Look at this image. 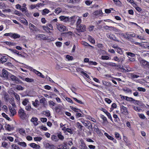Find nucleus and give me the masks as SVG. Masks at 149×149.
<instances>
[{
  "label": "nucleus",
  "instance_id": "nucleus-1",
  "mask_svg": "<svg viewBox=\"0 0 149 149\" xmlns=\"http://www.w3.org/2000/svg\"><path fill=\"white\" fill-rule=\"evenodd\" d=\"M57 29L60 31L62 32L66 31V27L62 24H59L58 23L56 24Z\"/></svg>",
  "mask_w": 149,
  "mask_h": 149
},
{
  "label": "nucleus",
  "instance_id": "nucleus-2",
  "mask_svg": "<svg viewBox=\"0 0 149 149\" xmlns=\"http://www.w3.org/2000/svg\"><path fill=\"white\" fill-rule=\"evenodd\" d=\"M10 78L12 81H14L16 83L18 84L22 82L18 78L13 74L10 75Z\"/></svg>",
  "mask_w": 149,
  "mask_h": 149
},
{
  "label": "nucleus",
  "instance_id": "nucleus-3",
  "mask_svg": "<svg viewBox=\"0 0 149 149\" xmlns=\"http://www.w3.org/2000/svg\"><path fill=\"white\" fill-rule=\"evenodd\" d=\"M77 29L79 31L84 32L86 30V26L82 24L78 25L77 26Z\"/></svg>",
  "mask_w": 149,
  "mask_h": 149
},
{
  "label": "nucleus",
  "instance_id": "nucleus-4",
  "mask_svg": "<svg viewBox=\"0 0 149 149\" xmlns=\"http://www.w3.org/2000/svg\"><path fill=\"white\" fill-rule=\"evenodd\" d=\"M18 113L19 116L22 118H25L26 116V113L24 112V110L22 108L19 110Z\"/></svg>",
  "mask_w": 149,
  "mask_h": 149
},
{
  "label": "nucleus",
  "instance_id": "nucleus-5",
  "mask_svg": "<svg viewBox=\"0 0 149 149\" xmlns=\"http://www.w3.org/2000/svg\"><path fill=\"white\" fill-rule=\"evenodd\" d=\"M120 109L121 112L123 114L127 115L128 113L127 108L123 105L120 106Z\"/></svg>",
  "mask_w": 149,
  "mask_h": 149
},
{
  "label": "nucleus",
  "instance_id": "nucleus-6",
  "mask_svg": "<svg viewBox=\"0 0 149 149\" xmlns=\"http://www.w3.org/2000/svg\"><path fill=\"white\" fill-rule=\"evenodd\" d=\"M45 147L48 149H54V146L53 145H50L49 143L44 142L43 143Z\"/></svg>",
  "mask_w": 149,
  "mask_h": 149
},
{
  "label": "nucleus",
  "instance_id": "nucleus-7",
  "mask_svg": "<svg viewBox=\"0 0 149 149\" xmlns=\"http://www.w3.org/2000/svg\"><path fill=\"white\" fill-rule=\"evenodd\" d=\"M8 75V72L6 70L3 69L2 72L1 74V76L5 79H7Z\"/></svg>",
  "mask_w": 149,
  "mask_h": 149
},
{
  "label": "nucleus",
  "instance_id": "nucleus-8",
  "mask_svg": "<svg viewBox=\"0 0 149 149\" xmlns=\"http://www.w3.org/2000/svg\"><path fill=\"white\" fill-rule=\"evenodd\" d=\"M107 37L112 40H115L116 41L119 42V40L116 38L115 36L113 34L111 33H108L107 34Z\"/></svg>",
  "mask_w": 149,
  "mask_h": 149
},
{
  "label": "nucleus",
  "instance_id": "nucleus-9",
  "mask_svg": "<svg viewBox=\"0 0 149 149\" xmlns=\"http://www.w3.org/2000/svg\"><path fill=\"white\" fill-rule=\"evenodd\" d=\"M14 107H12L11 106H10L9 107V109L10 113V115L12 116H14L16 113Z\"/></svg>",
  "mask_w": 149,
  "mask_h": 149
},
{
  "label": "nucleus",
  "instance_id": "nucleus-10",
  "mask_svg": "<svg viewBox=\"0 0 149 149\" xmlns=\"http://www.w3.org/2000/svg\"><path fill=\"white\" fill-rule=\"evenodd\" d=\"M38 120V119L37 118L33 117L31 120V121L33 123L35 126H36L38 124L37 122Z\"/></svg>",
  "mask_w": 149,
  "mask_h": 149
},
{
  "label": "nucleus",
  "instance_id": "nucleus-11",
  "mask_svg": "<svg viewBox=\"0 0 149 149\" xmlns=\"http://www.w3.org/2000/svg\"><path fill=\"white\" fill-rule=\"evenodd\" d=\"M140 63L141 65L143 67L146 65H149V63L144 60H141L140 62Z\"/></svg>",
  "mask_w": 149,
  "mask_h": 149
},
{
  "label": "nucleus",
  "instance_id": "nucleus-12",
  "mask_svg": "<svg viewBox=\"0 0 149 149\" xmlns=\"http://www.w3.org/2000/svg\"><path fill=\"white\" fill-rule=\"evenodd\" d=\"M67 144L63 143V144L58 145L57 147L58 149H66L67 148Z\"/></svg>",
  "mask_w": 149,
  "mask_h": 149
},
{
  "label": "nucleus",
  "instance_id": "nucleus-13",
  "mask_svg": "<svg viewBox=\"0 0 149 149\" xmlns=\"http://www.w3.org/2000/svg\"><path fill=\"white\" fill-rule=\"evenodd\" d=\"M60 20L63 21V22H68V17L65 16H61L59 17Z\"/></svg>",
  "mask_w": 149,
  "mask_h": 149
},
{
  "label": "nucleus",
  "instance_id": "nucleus-14",
  "mask_svg": "<svg viewBox=\"0 0 149 149\" xmlns=\"http://www.w3.org/2000/svg\"><path fill=\"white\" fill-rule=\"evenodd\" d=\"M102 14V12L101 10H97L94 12L93 13V14L95 16H97L98 15L100 16Z\"/></svg>",
  "mask_w": 149,
  "mask_h": 149
},
{
  "label": "nucleus",
  "instance_id": "nucleus-15",
  "mask_svg": "<svg viewBox=\"0 0 149 149\" xmlns=\"http://www.w3.org/2000/svg\"><path fill=\"white\" fill-rule=\"evenodd\" d=\"M8 59V57L7 56H4L0 58V62L3 63L6 62Z\"/></svg>",
  "mask_w": 149,
  "mask_h": 149
},
{
  "label": "nucleus",
  "instance_id": "nucleus-16",
  "mask_svg": "<svg viewBox=\"0 0 149 149\" xmlns=\"http://www.w3.org/2000/svg\"><path fill=\"white\" fill-rule=\"evenodd\" d=\"M30 146L32 148L39 149L40 147L39 146L34 143H32L30 144Z\"/></svg>",
  "mask_w": 149,
  "mask_h": 149
},
{
  "label": "nucleus",
  "instance_id": "nucleus-17",
  "mask_svg": "<svg viewBox=\"0 0 149 149\" xmlns=\"http://www.w3.org/2000/svg\"><path fill=\"white\" fill-rule=\"evenodd\" d=\"M29 26L30 29L32 31H33L34 30L36 31L37 29V28L34 25L31 23L29 24Z\"/></svg>",
  "mask_w": 149,
  "mask_h": 149
},
{
  "label": "nucleus",
  "instance_id": "nucleus-18",
  "mask_svg": "<svg viewBox=\"0 0 149 149\" xmlns=\"http://www.w3.org/2000/svg\"><path fill=\"white\" fill-rule=\"evenodd\" d=\"M81 149H88L86 144L83 142H81V144L80 145Z\"/></svg>",
  "mask_w": 149,
  "mask_h": 149
},
{
  "label": "nucleus",
  "instance_id": "nucleus-19",
  "mask_svg": "<svg viewBox=\"0 0 149 149\" xmlns=\"http://www.w3.org/2000/svg\"><path fill=\"white\" fill-rule=\"evenodd\" d=\"M45 35L42 34H39L37 35L36 36V37L40 38V40L41 39H46V37H45Z\"/></svg>",
  "mask_w": 149,
  "mask_h": 149
},
{
  "label": "nucleus",
  "instance_id": "nucleus-20",
  "mask_svg": "<svg viewBox=\"0 0 149 149\" xmlns=\"http://www.w3.org/2000/svg\"><path fill=\"white\" fill-rule=\"evenodd\" d=\"M51 139L55 142H57L58 141V139L57 136L55 135H52L51 137Z\"/></svg>",
  "mask_w": 149,
  "mask_h": 149
},
{
  "label": "nucleus",
  "instance_id": "nucleus-21",
  "mask_svg": "<svg viewBox=\"0 0 149 149\" xmlns=\"http://www.w3.org/2000/svg\"><path fill=\"white\" fill-rule=\"evenodd\" d=\"M20 37V36L19 34L15 33H13L12 38H13L14 39L19 38Z\"/></svg>",
  "mask_w": 149,
  "mask_h": 149
},
{
  "label": "nucleus",
  "instance_id": "nucleus-22",
  "mask_svg": "<svg viewBox=\"0 0 149 149\" xmlns=\"http://www.w3.org/2000/svg\"><path fill=\"white\" fill-rule=\"evenodd\" d=\"M129 75L131 79L137 78L139 77V75H136L132 73H130Z\"/></svg>",
  "mask_w": 149,
  "mask_h": 149
},
{
  "label": "nucleus",
  "instance_id": "nucleus-23",
  "mask_svg": "<svg viewBox=\"0 0 149 149\" xmlns=\"http://www.w3.org/2000/svg\"><path fill=\"white\" fill-rule=\"evenodd\" d=\"M70 107L71 109H72L73 111H74V112H81V111L80 109L76 107H74L72 106H70Z\"/></svg>",
  "mask_w": 149,
  "mask_h": 149
},
{
  "label": "nucleus",
  "instance_id": "nucleus-24",
  "mask_svg": "<svg viewBox=\"0 0 149 149\" xmlns=\"http://www.w3.org/2000/svg\"><path fill=\"white\" fill-rule=\"evenodd\" d=\"M62 11V9L60 8H56L54 11L55 13L57 15L58 14Z\"/></svg>",
  "mask_w": 149,
  "mask_h": 149
},
{
  "label": "nucleus",
  "instance_id": "nucleus-25",
  "mask_svg": "<svg viewBox=\"0 0 149 149\" xmlns=\"http://www.w3.org/2000/svg\"><path fill=\"white\" fill-rule=\"evenodd\" d=\"M40 103L42 104L43 105H44L46 102L45 98L42 97V98L40 100Z\"/></svg>",
  "mask_w": 149,
  "mask_h": 149
},
{
  "label": "nucleus",
  "instance_id": "nucleus-26",
  "mask_svg": "<svg viewBox=\"0 0 149 149\" xmlns=\"http://www.w3.org/2000/svg\"><path fill=\"white\" fill-rule=\"evenodd\" d=\"M50 12L49 10L47 8H45L42 10V15H45L46 14H48L49 12Z\"/></svg>",
  "mask_w": 149,
  "mask_h": 149
},
{
  "label": "nucleus",
  "instance_id": "nucleus-27",
  "mask_svg": "<svg viewBox=\"0 0 149 149\" xmlns=\"http://www.w3.org/2000/svg\"><path fill=\"white\" fill-rule=\"evenodd\" d=\"M81 44L85 46H89L90 47L93 48H94V47L92 46L91 45L89 44H88V43H87V42H85L82 41H81Z\"/></svg>",
  "mask_w": 149,
  "mask_h": 149
},
{
  "label": "nucleus",
  "instance_id": "nucleus-28",
  "mask_svg": "<svg viewBox=\"0 0 149 149\" xmlns=\"http://www.w3.org/2000/svg\"><path fill=\"white\" fill-rule=\"evenodd\" d=\"M88 40L91 43H95V42L94 39L91 36H88Z\"/></svg>",
  "mask_w": 149,
  "mask_h": 149
},
{
  "label": "nucleus",
  "instance_id": "nucleus-29",
  "mask_svg": "<svg viewBox=\"0 0 149 149\" xmlns=\"http://www.w3.org/2000/svg\"><path fill=\"white\" fill-rule=\"evenodd\" d=\"M35 73L38 76L42 78H44L45 77V76L43 75L41 72H39L37 70L36 71Z\"/></svg>",
  "mask_w": 149,
  "mask_h": 149
},
{
  "label": "nucleus",
  "instance_id": "nucleus-30",
  "mask_svg": "<svg viewBox=\"0 0 149 149\" xmlns=\"http://www.w3.org/2000/svg\"><path fill=\"white\" fill-rule=\"evenodd\" d=\"M25 81L27 82L30 83L34 81V79L29 77H26L25 78Z\"/></svg>",
  "mask_w": 149,
  "mask_h": 149
},
{
  "label": "nucleus",
  "instance_id": "nucleus-31",
  "mask_svg": "<svg viewBox=\"0 0 149 149\" xmlns=\"http://www.w3.org/2000/svg\"><path fill=\"white\" fill-rule=\"evenodd\" d=\"M29 103V101L28 99H25L22 102V104L24 106L26 105L28 103Z\"/></svg>",
  "mask_w": 149,
  "mask_h": 149
},
{
  "label": "nucleus",
  "instance_id": "nucleus-32",
  "mask_svg": "<svg viewBox=\"0 0 149 149\" xmlns=\"http://www.w3.org/2000/svg\"><path fill=\"white\" fill-rule=\"evenodd\" d=\"M57 136L59 139L61 141H63L64 139V137L62 135L61 133H58V134Z\"/></svg>",
  "mask_w": 149,
  "mask_h": 149
},
{
  "label": "nucleus",
  "instance_id": "nucleus-33",
  "mask_svg": "<svg viewBox=\"0 0 149 149\" xmlns=\"http://www.w3.org/2000/svg\"><path fill=\"white\" fill-rule=\"evenodd\" d=\"M9 100L10 103L12 105L13 107H15L16 105L13 100V99L11 98Z\"/></svg>",
  "mask_w": 149,
  "mask_h": 149
},
{
  "label": "nucleus",
  "instance_id": "nucleus-34",
  "mask_svg": "<svg viewBox=\"0 0 149 149\" xmlns=\"http://www.w3.org/2000/svg\"><path fill=\"white\" fill-rule=\"evenodd\" d=\"M126 54L128 56L132 57H134L135 56V54L134 53L132 52H126Z\"/></svg>",
  "mask_w": 149,
  "mask_h": 149
},
{
  "label": "nucleus",
  "instance_id": "nucleus-35",
  "mask_svg": "<svg viewBox=\"0 0 149 149\" xmlns=\"http://www.w3.org/2000/svg\"><path fill=\"white\" fill-rule=\"evenodd\" d=\"M104 134L105 136H106L107 137V138L111 140H113L114 138L112 136L109 135L107 133L105 132L104 133Z\"/></svg>",
  "mask_w": 149,
  "mask_h": 149
},
{
  "label": "nucleus",
  "instance_id": "nucleus-36",
  "mask_svg": "<svg viewBox=\"0 0 149 149\" xmlns=\"http://www.w3.org/2000/svg\"><path fill=\"white\" fill-rule=\"evenodd\" d=\"M19 132L20 134L24 135L26 134L25 130L23 128H20L19 130Z\"/></svg>",
  "mask_w": 149,
  "mask_h": 149
},
{
  "label": "nucleus",
  "instance_id": "nucleus-37",
  "mask_svg": "<svg viewBox=\"0 0 149 149\" xmlns=\"http://www.w3.org/2000/svg\"><path fill=\"white\" fill-rule=\"evenodd\" d=\"M18 144L20 146L23 147H26V143L24 142H19L18 143Z\"/></svg>",
  "mask_w": 149,
  "mask_h": 149
},
{
  "label": "nucleus",
  "instance_id": "nucleus-38",
  "mask_svg": "<svg viewBox=\"0 0 149 149\" xmlns=\"http://www.w3.org/2000/svg\"><path fill=\"white\" fill-rule=\"evenodd\" d=\"M100 117L103 120L104 122L105 123L107 121L106 117L102 115H100Z\"/></svg>",
  "mask_w": 149,
  "mask_h": 149
},
{
  "label": "nucleus",
  "instance_id": "nucleus-39",
  "mask_svg": "<svg viewBox=\"0 0 149 149\" xmlns=\"http://www.w3.org/2000/svg\"><path fill=\"white\" fill-rule=\"evenodd\" d=\"M38 101L37 99L35 100V102H32L33 105L35 107H37V106L38 105Z\"/></svg>",
  "mask_w": 149,
  "mask_h": 149
},
{
  "label": "nucleus",
  "instance_id": "nucleus-40",
  "mask_svg": "<svg viewBox=\"0 0 149 149\" xmlns=\"http://www.w3.org/2000/svg\"><path fill=\"white\" fill-rule=\"evenodd\" d=\"M101 59L102 60H109L110 59V57L107 56H101Z\"/></svg>",
  "mask_w": 149,
  "mask_h": 149
},
{
  "label": "nucleus",
  "instance_id": "nucleus-41",
  "mask_svg": "<svg viewBox=\"0 0 149 149\" xmlns=\"http://www.w3.org/2000/svg\"><path fill=\"white\" fill-rule=\"evenodd\" d=\"M31 109V107L30 104H28V105L25 107V109L27 111H30Z\"/></svg>",
  "mask_w": 149,
  "mask_h": 149
},
{
  "label": "nucleus",
  "instance_id": "nucleus-42",
  "mask_svg": "<svg viewBox=\"0 0 149 149\" xmlns=\"http://www.w3.org/2000/svg\"><path fill=\"white\" fill-rule=\"evenodd\" d=\"M125 100L127 101L130 102L133 101L135 100L132 97H129L127 96L126 97V98H125Z\"/></svg>",
  "mask_w": 149,
  "mask_h": 149
},
{
  "label": "nucleus",
  "instance_id": "nucleus-43",
  "mask_svg": "<svg viewBox=\"0 0 149 149\" xmlns=\"http://www.w3.org/2000/svg\"><path fill=\"white\" fill-rule=\"evenodd\" d=\"M15 54L17 55L18 56L22 57L25 58V56L23 55L22 54H20L19 52L18 51H17L15 53Z\"/></svg>",
  "mask_w": 149,
  "mask_h": 149
},
{
  "label": "nucleus",
  "instance_id": "nucleus-44",
  "mask_svg": "<svg viewBox=\"0 0 149 149\" xmlns=\"http://www.w3.org/2000/svg\"><path fill=\"white\" fill-rule=\"evenodd\" d=\"M87 127L89 130H92L93 129V125L92 123L90 122V123L88 125Z\"/></svg>",
  "mask_w": 149,
  "mask_h": 149
},
{
  "label": "nucleus",
  "instance_id": "nucleus-45",
  "mask_svg": "<svg viewBox=\"0 0 149 149\" xmlns=\"http://www.w3.org/2000/svg\"><path fill=\"white\" fill-rule=\"evenodd\" d=\"M12 148V149H20L18 146H17L15 144H13L11 146Z\"/></svg>",
  "mask_w": 149,
  "mask_h": 149
},
{
  "label": "nucleus",
  "instance_id": "nucleus-46",
  "mask_svg": "<svg viewBox=\"0 0 149 149\" xmlns=\"http://www.w3.org/2000/svg\"><path fill=\"white\" fill-rule=\"evenodd\" d=\"M2 115L3 117L6 118L7 120H10V118L9 117H8V116L7 115H6L5 113H2Z\"/></svg>",
  "mask_w": 149,
  "mask_h": 149
},
{
  "label": "nucleus",
  "instance_id": "nucleus-47",
  "mask_svg": "<svg viewBox=\"0 0 149 149\" xmlns=\"http://www.w3.org/2000/svg\"><path fill=\"white\" fill-rule=\"evenodd\" d=\"M97 63L95 61H90L89 62V64L90 65H96L97 64Z\"/></svg>",
  "mask_w": 149,
  "mask_h": 149
},
{
  "label": "nucleus",
  "instance_id": "nucleus-48",
  "mask_svg": "<svg viewBox=\"0 0 149 149\" xmlns=\"http://www.w3.org/2000/svg\"><path fill=\"white\" fill-rule=\"evenodd\" d=\"M104 64H106L107 65L112 66H116L115 63H104Z\"/></svg>",
  "mask_w": 149,
  "mask_h": 149
},
{
  "label": "nucleus",
  "instance_id": "nucleus-49",
  "mask_svg": "<svg viewBox=\"0 0 149 149\" xmlns=\"http://www.w3.org/2000/svg\"><path fill=\"white\" fill-rule=\"evenodd\" d=\"M133 108L135 111L137 112H140L141 110V109L139 107L134 106Z\"/></svg>",
  "mask_w": 149,
  "mask_h": 149
},
{
  "label": "nucleus",
  "instance_id": "nucleus-50",
  "mask_svg": "<svg viewBox=\"0 0 149 149\" xmlns=\"http://www.w3.org/2000/svg\"><path fill=\"white\" fill-rule=\"evenodd\" d=\"M93 128L94 130L97 133H99L100 132V130L98 127L97 125H94Z\"/></svg>",
  "mask_w": 149,
  "mask_h": 149
},
{
  "label": "nucleus",
  "instance_id": "nucleus-51",
  "mask_svg": "<svg viewBox=\"0 0 149 149\" xmlns=\"http://www.w3.org/2000/svg\"><path fill=\"white\" fill-rule=\"evenodd\" d=\"M55 44L57 47H60L61 46L62 43L60 42H56Z\"/></svg>",
  "mask_w": 149,
  "mask_h": 149
},
{
  "label": "nucleus",
  "instance_id": "nucleus-52",
  "mask_svg": "<svg viewBox=\"0 0 149 149\" xmlns=\"http://www.w3.org/2000/svg\"><path fill=\"white\" fill-rule=\"evenodd\" d=\"M137 89L139 91L143 92H145L146 91V89L145 88L141 87H138L137 88Z\"/></svg>",
  "mask_w": 149,
  "mask_h": 149
},
{
  "label": "nucleus",
  "instance_id": "nucleus-53",
  "mask_svg": "<svg viewBox=\"0 0 149 149\" xmlns=\"http://www.w3.org/2000/svg\"><path fill=\"white\" fill-rule=\"evenodd\" d=\"M66 58L67 59H68V60H72L73 59L72 56L68 55H67L66 56Z\"/></svg>",
  "mask_w": 149,
  "mask_h": 149
},
{
  "label": "nucleus",
  "instance_id": "nucleus-54",
  "mask_svg": "<svg viewBox=\"0 0 149 149\" xmlns=\"http://www.w3.org/2000/svg\"><path fill=\"white\" fill-rule=\"evenodd\" d=\"M17 89L18 90H23L24 88L21 85H17L16 87Z\"/></svg>",
  "mask_w": 149,
  "mask_h": 149
},
{
  "label": "nucleus",
  "instance_id": "nucleus-55",
  "mask_svg": "<svg viewBox=\"0 0 149 149\" xmlns=\"http://www.w3.org/2000/svg\"><path fill=\"white\" fill-rule=\"evenodd\" d=\"M75 17L74 16H73L72 17H71L70 18L68 17V22H70L72 21H73L74 20V18Z\"/></svg>",
  "mask_w": 149,
  "mask_h": 149
},
{
  "label": "nucleus",
  "instance_id": "nucleus-56",
  "mask_svg": "<svg viewBox=\"0 0 149 149\" xmlns=\"http://www.w3.org/2000/svg\"><path fill=\"white\" fill-rule=\"evenodd\" d=\"M14 13L15 14L19 16H21V15H22V14L21 13L18 11H17V10H15V12H14Z\"/></svg>",
  "mask_w": 149,
  "mask_h": 149
},
{
  "label": "nucleus",
  "instance_id": "nucleus-57",
  "mask_svg": "<svg viewBox=\"0 0 149 149\" xmlns=\"http://www.w3.org/2000/svg\"><path fill=\"white\" fill-rule=\"evenodd\" d=\"M5 127L6 128V130L10 131L11 130V128L10 126L9 125H6L5 126Z\"/></svg>",
  "mask_w": 149,
  "mask_h": 149
},
{
  "label": "nucleus",
  "instance_id": "nucleus-58",
  "mask_svg": "<svg viewBox=\"0 0 149 149\" xmlns=\"http://www.w3.org/2000/svg\"><path fill=\"white\" fill-rule=\"evenodd\" d=\"M87 118H88V119H89V120H91V121H92L93 122H94V123H95V122H96V120H95L94 118H93L91 117V116H88V117Z\"/></svg>",
  "mask_w": 149,
  "mask_h": 149
},
{
  "label": "nucleus",
  "instance_id": "nucleus-59",
  "mask_svg": "<svg viewBox=\"0 0 149 149\" xmlns=\"http://www.w3.org/2000/svg\"><path fill=\"white\" fill-rule=\"evenodd\" d=\"M90 122L89 121H86L85 123H84L83 125L86 127H87L88 125L90 123Z\"/></svg>",
  "mask_w": 149,
  "mask_h": 149
},
{
  "label": "nucleus",
  "instance_id": "nucleus-60",
  "mask_svg": "<svg viewBox=\"0 0 149 149\" xmlns=\"http://www.w3.org/2000/svg\"><path fill=\"white\" fill-rule=\"evenodd\" d=\"M35 141H40L42 139V138L39 137H35L34 138Z\"/></svg>",
  "mask_w": 149,
  "mask_h": 149
},
{
  "label": "nucleus",
  "instance_id": "nucleus-61",
  "mask_svg": "<svg viewBox=\"0 0 149 149\" xmlns=\"http://www.w3.org/2000/svg\"><path fill=\"white\" fill-rule=\"evenodd\" d=\"M14 94L15 96L16 99L18 100H19L20 99V97L18 95L14 92Z\"/></svg>",
  "mask_w": 149,
  "mask_h": 149
},
{
  "label": "nucleus",
  "instance_id": "nucleus-62",
  "mask_svg": "<svg viewBox=\"0 0 149 149\" xmlns=\"http://www.w3.org/2000/svg\"><path fill=\"white\" fill-rule=\"evenodd\" d=\"M123 90L125 92H127L128 93H131L132 91V90L128 88H126L125 89H123Z\"/></svg>",
  "mask_w": 149,
  "mask_h": 149
},
{
  "label": "nucleus",
  "instance_id": "nucleus-63",
  "mask_svg": "<svg viewBox=\"0 0 149 149\" xmlns=\"http://www.w3.org/2000/svg\"><path fill=\"white\" fill-rule=\"evenodd\" d=\"M66 132H67L71 134H72L73 133V131L72 129L67 128Z\"/></svg>",
  "mask_w": 149,
  "mask_h": 149
},
{
  "label": "nucleus",
  "instance_id": "nucleus-64",
  "mask_svg": "<svg viewBox=\"0 0 149 149\" xmlns=\"http://www.w3.org/2000/svg\"><path fill=\"white\" fill-rule=\"evenodd\" d=\"M138 115L139 117L141 119H144L146 118L144 115L143 114L139 113Z\"/></svg>",
  "mask_w": 149,
  "mask_h": 149
}]
</instances>
